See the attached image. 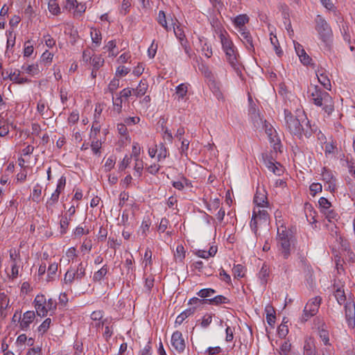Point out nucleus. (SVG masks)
I'll use <instances>...</instances> for the list:
<instances>
[{
	"label": "nucleus",
	"instance_id": "1",
	"mask_svg": "<svg viewBox=\"0 0 355 355\" xmlns=\"http://www.w3.org/2000/svg\"><path fill=\"white\" fill-rule=\"evenodd\" d=\"M284 113L285 125L291 135L296 136L300 139L304 137L309 138L312 135L314 130L304 112H300L297 116H294L290 110L285 109Z\"/></svg>",
	"mask_w": 355,
	"mask_h": 355
},
{
	"label": "nucleus",
	"instance_id": "2",
	"mask_svg": "<svg viewBox=\"0 0 355 355\" xmlns=\"http://www.w3.org/2000/svg\"><path fill=\"white\" fill-rule=\"evenodd\" d=\"M308 92L310 94L313 103L317 106L322 107L328 116L334 112V100L329 93L322 90L318 85L311 86Z\"/></svg>",
	"mask_w": 355,
	"mask_h": 355
},
{
	"label": "nucleus",
	"instance_id": "3",
	"mask_svg": "<svg viewBox=\"0 0 355 355\" xmlns=\"http://www.w3.org/2000/svg\"><path fill=\"white\" fill-rule=\"evenodd\" d=\"M278 252L284 259H288L291 254L292 246L294 245L293 236L286 227L281 225L277 227L276 237Z\"/></svg>",
	"mask_w": 355,
	"mask_h": 355
},
{
	"label": "nucleus",
	"instance_id": "4",
	"mask_svg": "<svg viewBox=\"0 0 355 355\" xmlns=\"http://www.w3.org/2000/svg\"><path fill=\"white\" fill-rule=\"evenodd\" d=\"M315 30L319 34L320 39L324 43L327 44L331 41L333 37L331 28L327 21L320 15L316 17Z\"/></svg>",
	"mask_w": 355,
	"mask_h": 355
},
{
	"label": "nucleus",
	"instance_id": "5",
	"mask_svg": "<svg viewBox=\"0 0 355 355\" xmlns=\"http://www.w3.org/2000/svg\"><path fill=\"white\" fill-rule=\"evenodd\" d=\"M268 221L269 214L266 210L254 208L250 225L255 234H257L259 227L263 225H266Z\"/></svg>",
	"mask_w": 355,
	"mask_h": 355
},
{
	"label": "nucleus",
	"instance_id": "6",
	"mask_svg": "<svg viewBox=\"0 0 355 355\" xmlns=\"http://www.w3.org/2000/svg\"><path fill=\"white\" fill-rule=\"evenodd\" d=\"M225 58L232 68L239 76L242 74V65L240 61V55L236 46L225 52Z\"/></svg>",
	"mask_w": 355,
	"mask_h": 355
},
{
	"label": "nucleus",
	"instance_id": "7",
	"mask_svg": "<svg viewBox=\"0 0 355 355\" xmlns=\"http://www.w3.org/2000/svg\"><path fill=\"white\" fill-rule=\"evenodd\" d=\"M321 302L322 298L320 296H316L311 298L306 303L302 316V319L304 321H307L311 317L315 315L318 313Z\"/></svg>",
	"mask_w": 355,
	"mask_h": 355
},
{
	"label": "nucleus",
	"instance_id": "8",
	"mask_svg": "<svg viewBox=\"0 0 355 355\" xmlns=\"http://www.w3.org/2000/svg\"><path fill=\"white\" fill-rule=\"evenodd\" d=\"M171 343L173 349L178 353H182L186 347L185 340L182 334L179 331L173 332L171 336Z\"/></svg>",
	"mask_w": 355,
	"mask_h": 355
},
{
	"label": "nucleus",
	"instance_id": "9",
	"mask_svg": "<svg viewBox=\"0 0 355 355\" xmlns=\"http://www.w3.org/2000/svg\"><path fill=\"white\" fill-rule=\"evenodd\" d=\"M250 102L248 110L249 116L256 128H259L263 125V120L260 115L259 110L257 109L255 104L252 103L251 97H249Z\"/></svg>",
	"mask_w": 355,
	"mask_h": 355
},
{
	"label": "nucleus",
	"instance_id": "10",
	"mask_svg": "<svg viewBox=\"0 0 355 355\" xmlns=\"http://www.w3.org/2000/svg\"><path fill=\"white\" fill-rule=\"evenodd\" d=\"M345 319L349 328L355 327V304L353 302H347L345 305Z\"/></svg>",
	"mask_w": 355,
	"mask_h": 355
},
{
	"label": "nucleus",
	"instance_id": "11",
	"mask_svg": "<svg viewBox=\"0 0 355 355\" xmlns=\"http://www.w3.org/2000/svg\"><path fill=\"white\" fill-rule=\"evenodd\" d=\"M35 318V312L33 311H28L23 314V318H21V314L19 315L18 322L21 330L27 331L30 324L34 321Z\"/></svg>",
	"mask_w": 355,
	"mask_h": 355
},
{
	"label": "nucleus",
	"instance_id": "12",
	"mask_svg": "<svg viewBox=\"0 0 355 355\" xmlns=\"http://www.w3.org/2000/svg\"><path fill=\"white\" fill-rule=\"evenodd\" d=\"M241 40L250 52H254V46L253 44V40L251 34L247 31L245 28L240 30Z\"/></svg>",
	"mask_w": 355,
	"mask_h": 355
},
{
	"label": "nucleus",
	"instance_id": "13",
	"mask_svg": "<svg viewBox=\"0 0 355 355\" xmlns=\"http://www.w3.org/2000/svg\"><path fill=\"white\" fill-rule=\"evenodd\" d=\"M304 355H318L315 349V340L312 337H307L304 340L303 347Z\"/></svg>",
	"mask_w": 355,
	"mask_h": 355
},
{
	"label": "nucleus",
	"instance_id": "14",
	"mask_svg": "<svg viewBox=\"0 0 355 355\" xmlns=\"http://www.w3.org/2000/svg\"><path fill=\"white\" fill-rule=\"evenodd\" d=\"M219 38L224 53L228 49H230L231 48L235 46L232 40H231L230 35L227 34L226 31L220 32V33L219 34Z\"/></svg>",
	"mask_w": 355,
	"mask_h": 355
},
{
	"label": "nucleus",
	"instance_id": "15",
	"mask_svg": "<svg viewBox=\"0 0 355 355\" xmlns=\"http://www.w3.org/2000/svg\"><path fill=\"white\" fill-rule=\"evenodd\" d=\"M254 203L257 205V209H260L261 207H263L265 204H268L267 197L265 193V191L261 192L259 190L257 191L256 194L254 197Z\"/></svg>",
	"mask_w": 355,
	"mask_h": 355
},
{
	"label": "nucleus",
	"instance_id": "16",
	"mask_svg": "<svg viewBox=\"0 0 355 355\" xmlns=\"http://www.w3.org/2000/svg\"><path fill=\"white\" fill-rule=\"evenodd\" d=\"M270 273L269 266L264 263L258 273V277L262 285H266L267 284Z\"/></svg>",
	"mask_w": 355,
	"mask_h": 355
},
{
	"label": "nucleus",
	"instance_id": "17",
	"mask_svg": "<svg viewBox=\"0 0 355 355\" xmlns=\"http://www.w3.org/2000/svg\"><path fill=\"white\" fill-rule=\"evenodd\" d=\"M207 304L219 306L224 304H230V300L224 295H218L212 298L207 299Z\"/></svg>",
	"mask_w": 355,
	"mask_h": 355
},
{
	"label": "nucleus",
	"instance_id": "18",
	"mask_svg": "<svg viewBox=\"0 0 355 355\" xmlns=\"http://www.w3.org/2000/svg\"><path fill=\"white\" fill-rule=\"evenodd\" d=\"M262 126H264L266 132L268 135L270 142L273 143L275 146L278 144L279 143V139L276 135L273 134L275 130L270 125H268L266 120L263 121V125Z\"/></svg>",
	"mask_w": 355,
	"mask_h": 355
},
{
	"label": "nucleus",
	"instance_id": "19",
	"mask_svg": "<svg viewBox=\"0 0 355 355\" xmlns=\"http://www.w3.org/2000/svg\"><path fill=\"white\" fill-rule=\"evenodd\" d=\"M316 76L319 83L327 89H331V82L327 74L323 71L322 69L318 70L316 72Z\"/></svg>",
	"mask_w": 355,
	"mask_h": 355
},
{
	"label": "nucleus",
	"instance_id": "20",
	"mask_svg": "<svg viewBox=\"0 0 355 355\" xmlns=\"http://www.w3.org/2000/svg\"><path fill=\"white\" fill-rule=\"evenodd\" d=\"M148 87V85L146 80L142 79L140 80L137 88L132 89L133 94L137 97H141L146 93Z\"/></svg>",
	"mask_w": 355,
	"mask_h": 355
},
{
	"label": "nucleus",
	"instance_id": "21",
	"mask_svg": "<svg viewBox=\"0 0 355 355\" xmlns=\"http://www.w3.org/2000/svg\"><path fill=\"white\" fill-rule=\"evenodd\" d=\"M109 271V267L107 264L103 265L101 268L95 272L93 275V282L101 283Z\"/></svg>",
	"mask_w": 355,
	"mask_h": 355
},
{
	"label": "nucleus",
	"instance_id": "22",
	"mask_svg": "<svg viewBox=\"0 0 355 355\" xmlns=\"http://www.w3.org/2000/svg\"><path fill=\"white\" fill-rule=\"evenodd\" d=\"M90 36L94 47L100 46L102 40V35L100 30L92 28L90 31Z\"/></svg>",
	"mask_w": 355,
	"mask_h": 355
},
{
	"label": "nucleus",
	"instance_id": "23",
	"mask_svg": "<svg viewBox=\"0 0 355 355\" xmlns=\"http://www.w3.org/2000/svg\"><path fill=\"white\" fill-rule=\"evenodd\" d=\"M168 19L166 17L165 12L163 10H160L158 13L157 21L167 32L171 30V25L168 24Z\"/></svg>",
	"mask_w": 355,
	"mask_h": 355
},
{
	"label": "nucleus",
	"instance_id": "24",
	"mask_svg": "<svg viewBox=\"0 0 355 355\" xmlns=\"http://www.w3.org/2000/svg\"><path fill=\"white\" fill-rule=\"evenodd\" d=\"M171 25L173 26L174 34L176 37L180 40V43L182 42L187 41L185 38V35L182 28H180L178 26H176V24L173 21V19L171 18Z\"/></svg>",
	"mask_w": 355,
	"mask_h": 355
},
{
	"label": "nucleus",
	"instance_id": "25",
	"mask_svg": "<svg viewBox=\"0 0 355 355\" xmlns=\"http://www.w3.org/2000/svg\"><path fill=\"white\" fill-rule=\"evenodd\" d=\"M196 311V307H191L181 313L176 318L175 323L180 324L187 318L193 315Z\"/></svg>",
	"mask_w": 355,
	"mask_h": 355
},
{
	"label": "nucleus",
	"instance_id": "26",
	"mask_svg": "<svg viewBox=\"0 0 355 355\" xmlns=\"http://www.w3.org/2000/svg\"><path fill=\"white\" fill-rule=\"evenodd\" d=\"M216 293V291L211 288H202L197 293V295L202 299H209L214 297V295Z\"/></svg>",
	"mask_w": 355,
	"mask_h": 355
},
{
	"label": "nucleus",
	"instance_id": "27",
	"mask_svg": "<svg viewBox=\"0 0 355 355\" xmlns=\"http://www.w3.org/2000/svg\"><path fill=\"white\" fill-rule=\"evenodd\" d=\"M188 92V84L182 83L176 87L175 94L178 96V100L183 99L187 95Z\"/></svg>",
	"mask_w": 355,
	"mask_h": 355
},
{
	"label": "nucleus",
	"instance_id": "28",
	"mask_svg": "<svg viewBox=\"0 0 355 355\" xmlns=\"http://www.w3.org/2000/svg\"><path fill=\"white\" fill-rule=\"evenodd\" d=\"M73 272L75 274L76 280L80 281L85 276L86 268L83 262H80L76 269H73Z\"/></svg>",
	"mask_w": 355,
	"mask_h": 355
},
{
	"label": "nucleus",
	"instance_id": "29",
	"mask_svg": "<svg viewBox=\"0 0 355 355\" xmlns=\"http://www.w3.org/2000/svg\"><path fill=\"white\" fill-rule=\"evenodd\" d=\"M22 69H24L26 73H27L31 76H36L40 71L38 64H30V65H27V66L23 65Z\"/></svg>",
	"mask_w": 355,
	"mask_h": 355
},
{
	"label": "nucleus",
	"instance_id": "30",
	"mask_svg": "<svg viewBox=\"0 0 355 355\" xmlns=\"http://www.w3.org/2000/svg\"><path fill=\"white\" fill-rule=\"evenodd\" d=\"M60 194L53 192L49 199L46 202V207L47 210L51 209L53 211V207L58 202Z\"/></svg>",
	"mask_w": 355,
	"mask_h": 355
},
{
	"label": "nucleus",
	"instance_id": "31",
	"mask_svg": "<svg viewBox=\"0 0 355 355\" xmlns=\"http://www.w3.org/2000/svg\"><path fill=\"white\" fill-rule=\"evenodd\" d=\"M249 21V17L246 15H239L234 18V24L236 26H239L241 28L245 24Z\"/></svg>",
	"mask_w": 355,
	"mask_h": 355
},
{
	"label": "nucleus",
	"instance_id": "32",
	"mask_svg": "<svg viewBox=\"0 0 355 355\" xmlns=\"http://www.w3.org/2000/svg\"><path fill=\"white\" fill-rule=\"evenodd\" d=\"M334 296L340 305L346 304V295L343 289L337 288L334 293Z\"/></svg>",
	"mask_w": 355,
	"mask_h": 355
},
{
	"label": "nucleus",
	"instance_id": "33",
	"mask_svg": "<svg viewBox=\"0 0 355 355\" xmlns=\"http://www.w3.org/2000/svg\"><path fill=\"white\" fill-rule=\"evenodd\" d=\"M75 279H76V275L73 272L72 268L70 267L64 275L63 283L65 285L71 286Z\"/></svg>",
	"mask_w": 355,
	"mask_h": 355
},
{
	"label": "nucleus",
	"instance_id": "34",
	"mask_svg": "<svg viewBox=\"0 0 355 355\" xmlns=\"http://www.w3.org/2000/svg\"><path fill=\"white\" fill-rule=\"evenodd\" d=\"M42 194V187L40 184H36L33 187L31 198L33 202H39Z\"/></svg>",
	"mask_w": 355,
	"mask_h": 355
},
{
	"label": "nucleus",
	"instance_id": "35",
	"mask_svg": "<svg viewBox=\"0 0 355 355\" xmlns=\"http://www.w3.org/2000/svg\"><path fill=\"white\" fill-rule=\"evenodd\" d=\"M116 48V43L115 40L109 41L105 46L104 49H107L109 51V55L116 57L118 55V51L115 50Z\"/></svg>",
	"mask_w": 355,
	"mask_h": 355
},
{
	"label": "nucleus",
	"instance_id": "36",
	"mask_svg": "<svg viewBox=\"0 0 355 355\" xmlns=\"http://www.w3.org/2000/svg\"><path fill=\"white\" fill-rule=\"evenodd\" d=\"M90 60L91 64L95 70H98L103 65L104 60L101 55H95L93 58H90Z\"/></svg>",
	"mask_w": 355,
	"mask_h": 355
},
{
	"label": "nucleus",
	"instance_id": "37",
	"mask_svg": "<svg viewBox=\"0 0 355 355\" xmlns=\"http://www.w3.org/2000/svg\"><path fill=\"white\" fill-rule=\"evenodd\" d=\"M322 180L325 182V183L336 180L332 172L326 167L322 168Z\"/></svg>",
	"mask_w": 355,
	"mask_h": 355
},
{
	"label": "nucleus",
	"instance_id": "38",
	"mask_svg": "<svg viewBox=\"0 0 355 355\" xmlns=\"http://www.w3.org/2000/svg\"><path fill=\"white\" fill-rule=\"evenodd\" d=\"M49 12L53 15H57L60 12V8L56 0H50L49 2Z\"/></svg>",
	"mask_w": 355,
	"mask_h": 355
},
{
	"label": "nucleus",
	"instance_id": "39",
	"mask_svg": "<svg viewBox=\"0 0 355 355\" xmlns=\"http://www.w3.org/2000/svg\"><path fill=\"white\" fill-rule=\"evenodd\" d=\"M264 163H265V165L266 166V167L268 168V170H270L275 174L280 175L279 173V170L278 167L275 164V163L272 160V159H268V158L265 159Z\"/></svg>",
	"mask_w": 355,
	"mask_h": 355
},
{
	"label": "nucleus",
	"instance_id": "40",
	"mask_svg": "<svg viewBox=\"0 0 355 355\" xmlns=\"http://www.w3.org/2000/svg\"><path fill=\"white\" fill-rule=\"evenodd\" d=\"M112 103L114 106V110L116 111L118 114H120L122 112L123 98H121L119 96L116 98L112 96Z\"/></svg>",
	"mask_w": 355,
	"mask_h": 355
},
{
	"label": "nucleus",
	"instance_id": "41",
	"mask_svg": "<svg viewBox=\"0 0 355 355\" xmlns=\"http://www.w3.org/2000/svg\"><path fill=\"white\" fill-rule=\"evenodd\" d=\"M157 150H158V155H157V160L158 161H161V160L165 159L168 155V150L165 147L164 144H162V143H161L159 145V149Z\"/></svg>",
	"mask_w": 355,
	"mask_h": 355
},
{
	"label": "nucleus",
	"instance_id": "42",
	"mask_svg": "<svg viewBox=\"0 0 355 355\" xmlns=\"http://www.w3.org/2000/svg\"><path fill=\"white\" fill-rule=\"evenodd\" d=\"M144 279H145L144 287L148 292H150L154 286V282H155L154 277L152 275H150L148 276H146V275H145Z\"/></svg>",
	"mask_w": 355,
	"mask_h": 355
},
{
	"label": "nucleus",
	"instance_id": "43",
	"mask_svg": "<svg viewBox=\"0 0 355 355\" xmlns=\"http://www.w3.org/2000/svg\"><path fill=\"white\" fill-rule=\"evenodd\" d=\"M244 269L245 268L241 265L237 264L233 268V274L235 278H242L244 277Z\"/></svg>",
	"mask_w": 355,
	"mask_h": 355
},
{
	"label": "nucleus",
	"instance_id": "44",
	"mask_svg": "<svg viewBox=\"0 0 355 355\" xmlns=\"http://www.w3.org/2000/svg\"><path fill=\"white\" fill-rule=\"evenodd\" d=\"M270 42L272 44V46H274V49L275 51L276 54L279 57H281V55L283 54V51L280 49L278 40L275 35L270 37Z\"/></svg>",
	"mask_w": 355,
	"mask_h": 355
},
{
	"label": "nucleus",
	"instance_id": "45",
	"mask_svg": "<svg viewBox=\"0 0 355 355\" xmlns=\"http://www.w3.org/2000/svg\"><path fill=\"white\" fill-rule=\"evenodd\" d=\"M71 218H67L66 216H62V218L60 220V233L62 234H64L67 232V230L68 228V226L69 225V221Z\"/></svg>",
	"mask_w": 355,
	"mask_h": 355
},
{
	"label": "nucleus",
	"instance_id": "46",
	"mask_svg": "<svg viewBox=\"0 0 355 355\" xmlns=\"http://www.w3.org/2000/svg\"><path fill=\"white\" fill-rule=\"evenodd\" d=\"M66 185V177L62 175L58 180L56 189L54 192L60 194L64 189Z\"/></svg>",
	"mask_w": 355,
	"mask_h": 355
},
{
	"label": "nucleus",
	"instance_id": "47",
	"mask_svg": "<svg viewBox=\"0 0 355 355\" xmlns=\"http://www.w3.org/2000/svg\"><path fill=\"white\" fill-rule=\"evenodd\" d=\"M287 322H284L279 326L277 333L279 337L285 338L288 333V327L286 324Z\"/></svg>",
	"mask_w": 355,
	"mask_h": 355
},
{
	"label": "nucleus",
	"instance_id": "48",
	"mask_svg": "<svg viewBox=\"0 0 355 355\" xmlns=\"http://www.w3.org/2000/svg\"><path fill=\"white\" fill-rule=\"evenodd\" d=\"M213 313H206L202 318L200 325L202 328H207L212 322Z\"/></svg>",
	"mask_w": 355,
	"mask_h": 355
},
{
	"label": "nucleus",
	"instance_id": "49",
	"mask_svg": "<svg viewBox=\"0 0 355 355\" xmlns=\"http://www.w3.org/2000/svg\"><path fill=\"white\" fill-rule=\"evenodd\" d=\"M135 164L134 166V170L135 171L136 174L138 177H140L142 174V171L144 169V163L141 159L139 158L135 159Z\"/></svg>",
	"mask_w": 355,
	"mask_h": 355
},
{
	"label": "nucleus",
	"instance_id": "50",
	"mask_svg": "<svg viewBox=\"0 0 355 355\" xmlns=\"http://www.w3.org/2000/svg\"><path fill=\"white\" fill-rule=\"evenodd\" d=\"M184 247L182 245H178L176 248V252L174 254L175 259L182 261L184 259Z\"/></svg>",
	"mask_w": 355,
	"mask_h": 355
},
{
	"label": "nucleus",
	"instance_id": "51",
	"mask_svg": "<svg viewBox=\"0 0 355 355\" xmlns=\"http://www.w3.org/2000/svg\"><path fill=\"white\" fill-rule=\"evenodd\" d=\"M100 130L101 125L97 121H94L91 129L90 137L96 139V135L100 132Z\"/></svg>",
	"mask_w": 355,
	"mask_h": 355
},
{
	"label": "nucleus",
	"instance_id": "52",
	"mask_svg": "<svg viewBox=\"0 0 355 355\" xmlns=\"http://www.w3.org/2000/svg\"><path fill=\"white\" fill-rule=\"evenodd\" d=\"M132 156L125 155L119 166V170L121 171H124L128 168L131 162Z\"/></svg>",
	"mask_w": 355,
	"mask_h": 355
},
{
	"label": "nucleus",
	"instance_id": "53",
	"mask_svg": "<svg viewBox=\"0 0 355 355\" xmlns=\"http://www.w3.org/2000/svg\"><path fill=\"white\" fill-rule=\"evenodd\" d=\"M53 54L51 52L46 51L41 56L40 63L49 64L52 62Z\"/></svg>",
	"mask_w": 355,
	"mask_h": 355
},
{
	"label": "nucleus",
	"instance_id": "54",
	"mask_svg": "<svg viewBox=\"0 0 355 355\" xmlns=\"http://www.w3.org/2000/svg\"><path fill=\"white\" fill-rule=\"evenodd\" d=\"M319 336L325 345H330L329 338V331L327 330L324 329H320Z\"/></svg>",
	"mask_w": 355,
	"mask_h": 355
},
{
	"label": "nucleus",
	"instance_id": "55",
	"mask_svg": "<svg viewBox=\"0 0 355 355\" xmlns=\"http://www.w3.org/2000/svg\"><path fill=\"white\" fill-rule=\"evenodd\" d=\"M51 323V318H46L44 320V321L38 327V331L41 332L42 334H44L47 331V330L49 329L50 325Z\"/></svg>",
	"mask_w": 355,
	"mask_h": 355
},
{
	"label": "nucleus",
	"instance_id": "56",
	"mask_svg": "<svg viewBox=\"0 0 355 355\" xmlns=\"http://www.w3.org/2000/svg\"><path fill=\"white\" fill-rule=\"evenodd\" d=\"M119 87V80L117 78H113L108 85V91L113 94V93Z\"/></svg>",
	"mask_w": 355,
	"mask_h": 355
},
{
	"label": "nucleus",
	"instance_id": "57",
	"mask_svg": "<svg viewBox=\"0 0 355 355\" xmlns=\"http://www.w3.org/2000/svg\"><path fill=\"white\" fill-rule=\"evenodd\" d=\"M57 270H58V263H53L49 265L48 270H47L48 277H49V280L53 278V276L55 275Z\"/></svg>",
	"mask_w": 355,
	"mask_h": 355
},
{
	"label": "nucleus",
	"instance_id": "58",
	"mask_svg": "<svg viewBox=\"0 0 355 355\" xmlns=\"http://www.w3.org/2000/svg\"><path fill=\"white\" fill-rule=\"evenodd\" d=\"M35 308L36 309L37 314L40 316L44 317L48 313V309L46 304L35 305Z\"/></svg>",
	"mask_w": 355,
	"mask_h": 355
},
{
	"label": "nucleus",
	"instance_id": "59",
	"mask_svg": "<svg viewBox=\"0 0 355 355\" xmlns=\"http://www.w3.org/2000/svg\"><path fill=\"white\" fill-rule=\"evenodd\" d=\"M202 51L205 56L208 58H211L213 54L211 45L208 44L207 42H205L202 46Z\"/></svg>",
	"mask_w": 355,
	"mask_h": 355
},
{
	"label": "nucleus",
	"instance_id": "60",
	"mask_svg": "<svg viewBox=\"0 0 355 355\" xmlns=\"http://www.w3.org/2000/svg\"><path fill=\"white\" fill-rule=\"evenodd\" d=\"M9 132V125L6 121L0 120V137H4Z\"/></svg>",
	"mask_w": 355,
	"mask_h": 355
},
{
	"label": "nucleus",
	"instance_id": "61",
	"mask_svg": "<svg viewBox=\"0 0 355 355\" xmlns=\"http://www.w3.org/2000/svg\"><path fill=\"white\" fill-rule=\"evenodd\" d=\"M336 148V146H335L333 142L327 143L324 147V153L326 156L331 154H335V150Z\"/></svg>",
	"mask_w": 355,
	"mask_h": 355
},
{
	"label": "nucleus",
	"instance_id": "62",
	"mask_svg": "<svg viewBox=\"0 0 355 355\" xmlns=\"http://www.w3.org/2000/svg\"><path fill=\"white\" fill-rule=\"evenodd\" d=\"M91 147L94 153L98 154L99 153L100 148H101V141H99L97 138L96 139H92Z\"/></svg>",
	"mask_w": 355,
	"mask_h": 355
},
{
	"label": "nucleus",
	"instance_id": "63",
	"mask_svg": "<svg viewBox=\"0 0 355 355\" xmlns=\"http://www.w3.org/2000/svg\"><path fill=\"white\" fill-rule=\"evenodd\" d=\"M130 69L125 66H119L116 69V76L121 77L125 76L130 72Z\"/></svg>",
	"mask_w": 355,
	"mask_h": 355
},
{
	"label": "nucleus",
	"instance_id": "64",
	"mask_svg": "<svg viewBox=\"0 0 355 355\" xmlns=\"http://www.w3.org/2000/svg\"><path fill=\"white\" fill-rule=\"evenodd\" d=\"M309 189H310L312 196H314L317 193L322 191V187L321 184L314 182L310 185Z\"/></svg>",
	"mask_w": 355,
	"mask_h": 355
}]
</instances>
